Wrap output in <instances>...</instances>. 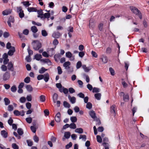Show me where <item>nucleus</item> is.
Instances as JSON below:
<instances>
[{
  "mask_svg": "<svg viewBox=\"0 0 149 149\" xmlns=\"http://www.w3.org/2000/svg\"><path fill=\"white\" fill-rule=\"evenodd\" d=\"M130 9L131 11L136 15H137L140 19L142 18V17L140 11L136 7L133 6H130Z\"/></svg>",
  "mask_w": 149,
  "mask_h": 149,
  "instance_id": "nucleus-1",
  "label": "nucleus"
},
{
  "mask_svg": "<svg viewBox=\"0 0 149 149\" xmlns=\"http://www.w3.org/2000/svg\"><path fill=\"white\" fill-rule=\"evenodd\" d=\"M10 77V74L8 72H6L3 74L2 76L3 79V81H6L8 80Z\"/></svg>",
  "mask_w": 149,
  "mask_h": 149,
  "instance_id": "nucleus-2",
  "label": "nucleus"
},
{
  "mask_svg": "<svg viewBox=\"0 0 149 149\" xmlns=\"http://www.w3.org/2000/svg\"><path fill=\"white\" fill-rule=\"evenodd\" d=\"M31 30L33 33V36L35 38H36L37 36L35 34V33L37 31V29L35 26H32L31 28Z\"/></svg>",
  "mask_w": 149,
  "mask_h": 149,
  "instance_id": "nucleus-3",
  "label": "nucleus"
},
{
  "mask_svg": "<svg viewBox=\"0 0 149 149\" xmlns=\"http://www.w3.org/2000/svg\"><path fill=\"white\" fill-rule=\"evenodd\" d=\"M7 67L9 70L12 72L14 71V68L13 67V65L11 62H10L8 63Z\"/></svg>",
  "mask_w": 149,
  "mask_h": 149,
  "instance_id": "nucleus-4",
  "label": "nucleus"
},
{
  "mask_svg": "<svg viewBox=\"0 0 149 149\" xmlns=\"http://www.w3.org/2000/svg\"><path fill=\"white\" fill-rule=\"evenodd\" d=\"M15 51V47H12L11 49L9 51L8 54L9 56H12L13 55Z\"/></svg>",
  "mask_w": 149,
  "mask_h": 149,
  "instance_id": "nucleus-5",
  "label": "nucleus"
},
{
  "mask_svg": "<svg viewBox=\"0 0 149 149\" xmlns=\"http://www.w3.org/2000/svg\"><path fill=\"white\" fill-rule=\"evenodd\" d=\"M33 49L37 50V40H33L31 43Z\"/></svg>",
  "mask_w": 149,
  "mask_h": 149,
  "instance_id": "nucleus-6",
  "label": "nucleus"
},
{
  "mask_svg": "<svg viewBox=\"0 0 149 149\" xmlns=\"http://www.w3.org/2000/svg\"><path fill=\"white\" fill-rule=\"evenodd\" d=\"M61 35L58 31L54 32L52 35V36L54 38H58Z\"/></svg>",
  "mask_w": 149,
  "mask_h": 149,
  "instance_id": "nucleus-7",
  "label": "nucleus"
},
{
  "mask_svg": "<svg viewBox=\"0 0 149 149\" xmlns=\"http://www.w3.org/2000/svg\"><path fill=\"white\" fill-rule=\"evenodd\" d=\"M100 59L102 60V62L104 63H107L108 61L107 57L104 55L102 56Z\"/></svg>",
  "mask_w": 149,
  "mask_h": 149,
  "instance_id": "nucleus-8",
  "label": "nucleus"
},
{
  "mask_svg": "<svg viewBox=\"0 0 149 149\" xmlns=\"http://www.w3.org/2000/svg\"><path fill=\"white\" fill-rule=\"evenodd\" d=\"M12 12V10L10 9H8L3 11L2 12V14L3 15H7L9 14Z\"/></svg>",
  "mask_w": 149,
  "mask_h": 149,
  "instance_id": "nucleus-9",
  "label": "nucleus"
},
{
  "mask_svg": "<svg viewBox=\"0 0 149 149\" xmlns=\"http://www.w3.org/2000/svg\"><path fill=\"white\" fill-rule=\"evenodd\" d=\"M66 56L67 57L72 58V60H73L74 59V57H72V54L70 52H68L66 53Z\"/></svg>",
  "mask_w": 149,
  "mask_h": 149,
  "instance_id": "nucleus-10",
  "label": "nucleus"
},
{
  "mask_svg": "<svg viewBox=\"0 0 149 149\" xmlns=\"http://www.w3.org/2000/svg\"><path fill=\"white\" fill-rule=\"evenodd\" d=\"M49 79V75L48 73H46L44 74L43 79L45 82H47Z\"/></svg>",
  "mask_w": 149,
  "mask_h": 149,
  "instance_id": "nucleus-11",
  "label": "nucleus"
},
{
  "mask_svg": "<svg viewBox=\"0 0 149 149\" xmlns=\"http://www.w3.org/2000/svg\"><path fill=\"white\" fill-rule=\"evenodd\" d=\"M89 114L91 116L93 119H95L96 118V114L93 110L90 111L89 112Z\"/></svg>",
  "mask_w": 149,
  "mask_h": 149,
  "instance_id": "nucleus-12",
  "label": "nucleus"
},
{
  "mask_svg": "<svg viewBox=\"0 0 149 149\" xmlns=\"http://www.w3.org/2000/svg\"><path fill=\"white\" fill-rule=\"evenodd\" d=\"M43 14V12L42 10L40 9L39 10H38V17L42 18Z\"/></svg>",
  "mask_w": 149,
  "mask_h": 149,
  "instance_id": "nucleus-13",
  "label": "nucleus"
},
{
  "mask_svg": "<svg viewBox=\"0 0 149 149\" xmlns=\"http://www.w3.org/2000/svg\"><path fill=\"white\" fill-rule=\"evenodd\" d=\"M1 134L5 138H6L8 137V133L5 130H2L1 131Z\"/></svg>",
  "mask_w": 149,
  "mask_h": 149,
  "instance_id": "nucleus-14",
  "label": "nucleus"
},
{
  "mask_svg": "<svg viewBox=\"0 0 149 149\" xmlns=\"http://www.w3.org/2000/svg\"><path fill=\"white\" fill-rule=\"evenodd\" d=\"M69 99L72 104H74L76 102V99L74 97H71L70 95L68 96Z\"/></svg>",
  "mask_w": 149,
  "mask_h": 149,
  "instance_id": "nucleus-15",
  "label": "nucleus"
},
{
  "mask_svg": "<svg viewBox=\"0 0 149 149\" xmlns=\"http://www.w3.org/2000/svg\"><path fill=\"white\" fill-rule=\"evenodd\" d=\"M70 65V63L69 61L65 62L63 64V66L65 69L70 68L69 66Z\"/></svg>",
  "mask_w": 149,
  "mask_h": 149,
  "instance_id": "nucleus-16",
  "label": "nucleus"
},
{
  "mask_svg": "<svg viewBox=\"0 0 149 149\" xmlns=\"http://www.w3.org/2000/svg\"><path fill=\"white\" fill-rule=\"evenodd\" d=\"M61 57V55L60 53L55 54L54 56L55 60L57 61L58 59H59Z\"/></svg>",
  "mask_w": 149,
  "mask_h": 149,
  "instance_id": "nucleus-17",
  "label": "nucleus"
},
{
  "mask_svg": "<svg viewBox=\"0 0 149 149\" xmlns=\"http://www.w3.org/2000/svg\"><path fill=\"white\" fill-rule=\"evenodd\" d=\"M58 95L56 93H54L53 96V100L54 103H56L58 99Z\"/></svg>",
  "mask_w": 149,
  "mask_h": 149,
  "instance_id": "nucleus-18",
  "label": "nucleus"
},
{
  "mask_svg": "<svg viewBox=\"0 0 149 149\" xmlns=\"http://www.w3.org/2000/svg\"><path fill=\"white\" fill-rule=\"evenodd\" d=\"M70 136V133L69 132H65L64 133V137L66 139H68Z\"/></svg>",
  "mask_w": 149,
  "mask_h": 149,
  "instance_id": "nucleus-19",
  "label": "nucleus"
},
{
  "mask_svg": "<svg viewBox=\"0 0 149 149\" xmlns=\"http://www.w3.org/2000/svg\"><path fill=\"white\" fill-rule=\"evenodd\" d=\"M75 132L79 134H81L83 132V130L81 128H77L75 130Z\"/></svg>",
  "mask_w": 149,
  "mask_h": 149,
  "instance_id": "nucleus-20",
  "label": "nucleus"
},
{
  "mask_svg": "<svg viewBox=\"0 0 149 149\" xmlns=\"http://www.w3.org/2000/svg\"><path fill=\"white\" fill-rule=\"evenodd\" d=\"M95 98L98 100H100L101 99V95L100 93H97L94 95Z\"/></svg>",
  "mask_w": 149,
  "mask_h": 149,
  "instance_id": "nucleus-21",
  "label": "nucleus"
},
{
  "mask_svg": "<svg viewBox=\"0 0 149 149\" xmlns=\"http://www.w3.org/2000/svg\"><path fill=\"white\" fill-rule=\"evenodd\" d=\"M26 88L27 90V91L31 92L33 91V88L30 85H27L26 86Z\"/></svg>",
  "mask_w": 149,
  "mask_h": 149,
  "instance_id": "nucleus-22",
  "label": "nucleus"
},
{
  "mask_svg": "<svg viewBox=\"0 0 149 149\" xmlns=\"http://www.w3.org/2000/svg\"><path fill=\"white\" fill-rule=\"evenodd\" d=\"M17 132L20 136L24 134V132L22 128H19L17 130Z\"/></svg>",
  "mask_w": 149,
  "mask_h": 149,
  "instance_id": "nucleus-23",
  "label": "nucleus"
},
{
  "mask_svg": "<svg viewBox=\"0 0 149 149\" xmlns=\"http://www.w3.org/2000/svg\"><path fill=\"white\" fill-rule=\"evenodd\" d=\"M5 104L6 105H8L10 103V101L7 98L5 97L4 99Z\"/></svg>",
  "mask_w": 149,
  "mask_h": 149,
  "instance_id": "nucleus-24",
  "label": "nucleus"
},
{
  "mask_svg": "<svg viewBox=\"0 0 149 149\" xmlns=\"http://www.w3.org/2000/svg\"><path fill=\"white\" fill-rule=\"evenodd\" d=\"M50 17V14L49 13H45L43 14V18L48 19Z\"/></svg>",
  "mask_w": 149,
  "mask_h": 149,
  "instance_id": "nucleus-25",
  "label": "nucleus"
},
{
  "mask_svg": "<svg viewBox=\"0 0 149 149\" xmlns=\"http://www.w3.org/2000/svg\"><path fill=\"white\" fill-rule=\"evenodd\" d=\"M27 9L28 11L29 12H36L37 11V10L36 9L33 7L28 8Z\"/></svg>",
  "mask_w": 149,
  "mask_h": 149,
  "instance_id": "nucleus-26",
  "label": "nucleus"
},
{
  "mask_svg": "<svg viewBox=\"0 0 149 149\" xmlns=\"http://www.w3.org/2000/svg\"><path fill=\"white\" fill-rule=\"evenodd\" d=\"M63 106L65 108H69L70 107V104L66 101L63 102Z\"/></svg>",
  "mask_w": 149,
  "mask_h": 149,
  "instance_id": "nucleus-27",
  "label": "nucleus"
},
{
  "mask_svg": "<svg viewBox=\"0 0 149 149\" xmlns=\"http://www.w3.org/2000/svg\"><path fill=\"white\" fill-rule=\"evenodd\" d=\"M21 3H23V5L25 6L26 7H28L31 5V3H29V1H22Z\"/></svg>",
  "mask_w": 149,
  "mask_h": 149,
  "instance_id": "nucleus-28",
  "label": "nucleus"
},
{
  "mask_svg": "<svg viewBox=\"0 0 149 149\" xmlns=\"http://www.w3.org/2000/svg\"><path fill=\"white\" fill-rule=\"evenodd\" d=\"M111 113H113L114 114L116 113V110H115V105H113L111 107Z\"/></svg>",
  "mask_w": 149,
  "mask_h": 149,
  "instance_id": "nucleus-29",
  "label": "nucleus"
},
{
  "mask_svg": "<svg viewBox=\"0 0 149 149\" xmlns=\"http://www.w3.org/2000/svg\"><path fill=\"white\" fill-rule=\"evenodd\" d=\"M82 67L86 72H88L90 70L88 67H86L85 65H83L82 66Z\"/></svg>",
  "mask_w": 149,
  "mask_h": 149,
  "instance_id": "nucleus-30",
  "label": "nucleus"
},
{
  "mask_svg": "<svg viewBox=\"0 0 149 149\" xmlns=\"http://www.w3.org/2000/svg\"><path fill=\"white\" fill-rule=\"evenodd\" d=\"M129 99V95L128 94H125L123 97V100L125 101H126L127 100H128Z\"/></svg>",
  "mask_w": 149,
  "mask_h": 149,
  "instance_id": "nucleus-31",
  "label": "nucleus"
},
{
  "mask_svg": "<svg viewBox=\"0 0 149 149\" xmlns=\"http://www.w3.org/2000/svg\"><path fill=\"white\" fill-rule=\"evenodd\" d=\"M47 70V69L45 68H44L42 67L39 70V72L40 74H43Z\"/></svg>",
  "mask_w": 149,
  "mask_h": 149,
  "instance_id": "nucleus-32",
  "label": "nucleus"
},
{
  "mask_svg": "<svg viewBox=\"0 0 149 149\" xmlns=\"http://www.w3.org/2000/svg\"><path fill=\"white\" fill-rule=\"evenodd\" d=\"M70 119L71 122L73 123L76 122L77 120V118L75 116L71 117Z\"/></svg>",
  "mask_w": 149,
  "mask_h": 149,
  "instance_id": "nucleus-33",
  "label": "nucleus"
},
{
  "mask_svg": "<svg viewBox=\"0 0 149 149\" xmlns=\"http://www.w3.org/2000/svg\"><path fill=\"white\" fill-rule=\"evenodd\" d=\"M92 107V105L91 103L90 102H88L87 103L86 105V108L88 109H91Z\"/></svg>",
  "mask_w": 149,
  "mask_h": 149,
  "instance_id": "nucleus-34",
  "label": "nucleus"
},
{
  "mask_svg": "<svg viewBox=\"0 0 149 149\" xmlns=\"http://www.w3.org/2000/svg\"><path fill=\"white\" fill-rule=\"evenodd\" d=\"M26 142L27 143L28 146H31L33 145V142L30 140H27Z\"/></svg>",
  "mask_w": 149,
  "mask_h": 149,
  "instance_id": "nucleus-35",
  "label": "nucleus"
},
{
  "mask_svg": "<svg viewBox=\"0 0 149 149\" xmlns=\"http://www.w3.org/2000/svg\"><path fill=\"white\" fill-rule=\"evenodd\" d=\"M14 107L12 105H9L8 107V110L9 111H11L13 110Z\"/></svg>",
  "mask_w": 149,
  "mask_h": 149,
  "instance_id": "nucleus-36",
  "label": "nucleus"
},
{
  "mask_svg": "<svg viewBox=\"0 0 149 149\" xmlns=\"http://www.w3.org/2000/svg\"><path fill=\"white\" fill-rule=\"evenodd\" d=\"M40 100L41 102H44L45 100V96L44 95H41L40 97Z\"/></svg>",
  "mask_w": 149,
  "mask_h": 149,
  "instance_id": "nucleus-37",
  "label": "nucleus"
},
{
  "mask_svg": "<svg viewBox=\"0 0 149 149\" xmlns=\"http://www.w3.org/2000/svg\"><path fill=\"white\" fill-rule=\"evenodd\" d=\"M69 127L71 129H75L76 128V126L75 123H72L70 124Z\"/></svg>",
  "mask_w": 149,
  "mask_h": 149,
  "instance_id": "nucleus-38",
  "label": "nucleus"
},
{
  "mask_svg": "<svg viewBox=\"0 0 149 149\" xmlns=\"http://www.w3.org/2000/svg\"><path fill=\"white\" fill-rule=\"evenodd\" d=\"M82 66L81 62L80 61H78L76 65V68L77 69L79 68Z\"/></svg>",
  "mask_w": 149,
  "mask_h": 149,
  "instance_id": "nucleus-39",
  "label": "nucleus"
},
{
  "mask_svg": "<svg viewBox=\"0 0 149 149\" xmlns=\"http://www.w3.org/2000/svg\"><path fill=\"white\" fill-rule=\"evenodd\" d=\"M8 21L13 23H14L15 22L14 17L13 16H10L9 17Z\"/></svg>",
  "mask_w": 149,
  "mask_h": 149,
  "instance_id": "nucleus-40",
  "label": "nucleus"
},
{
  "mask_svg": "<svg viewBox=\"0 0 149 149\" xmlns=\"http://www.w3.org/2000/svg\"><path fill=\"white\" fill-rule=\"evenodd\" d=\"M42 35L43 36L45 37L47 36L48 33L45 30H42L41 31Z\"/></svg>",
  "mask_w": 149,
  "mask_h": 149,
  "instance_id": "nucleus-41",
  "label": "nucleus"
},
{
  "mask_svg": "<svg viewBox=\"0 0 149 149\" xmlns=\"http://www.w3.org/2000/svg\"><path fill=\"white\" fill-rule=\"evenodd\" d=\"M24 81L26 83H29L30 81V78L29 77H26L24 79Z\"/></svg>",
  "mask_w": 149,
  "mask_h": 149,
  "instance_id": "nucleus-42",
  "label": "nucleus"
},
{
  "mask_svg": "<svg viewBox=\"0 0 149 149\" xmlns=\"http://www.w3.org/2000/svg\"><path fill=\"white\" fill-rule=\"evenodd\" d=\"M57 70H58V74H61L63 72V71L62 70L60 66H58V67L57 68Z\"/></svg>",
  "mask_w": 149,
  "mask_h": 149,
  "instance_id": "nucleus-43",
  "label": "nucleus"
},
{
  "mask_svg": "<svg viewBox=\"0 0 149 149\" xmlns=\"http://www.w3.org/2000/svg\"><path fill=\"white\" fill-rule=\"evenodd\" d=\"M93 92L97 93L100 91V89L98 88L94 87L93 89Z\"/></svg>",
  "mask_w": 149,
  "mask_h": 149,
  "instance_id": "nucleus-44",
  "label": "nucleus"
},
{
  "mask_svg": "<svg viewBox=\"0 0 149 149\" xmlns=\"http://www.w3.org/2000/svg\"><path fill=\"white\" fill-rule=\"evenodd\" d=\"M97 141L99 143H101L102 142V139L101 137L99 135L97 136Z\"/></svg>",
  "mask_w": 149,
  "mask_h": 149,
  "instance_id": "nucleus-45",
  "label": "nucleus"
},
{
  "mask_svg": "<svg viewBox=\"0 0 149 149\" xmlns=\"http://www.w3.org/2000/svg\"><path fill=\"white\" fill-rule=\"evenodd\" d=\"M14 114L16 116H19L21 115L20 112L17 110H15L13 112Z\"/></svg>",
  "mask_w": 149,
  "mask_h": 149,
  "instance_id": "nucleus-46",
  "label": "nucleus"
},
{
  "mask_svg": "<svg viewBox=\"0 0 149 149\" xmlns=\"http://www.w3.org/2000/svg\"><path fill=\"white\" fill-rule=\"evenodd\" d=\"M1 68L3 71H5L7 70V68L5 65H2Z\"/></svg>",
  "mask_w": 149,
  "mask_h": 149,
  "instance_id": "nucleus-47",
  "label": "nucleus"
},
{
  "mask_svg": "<svg viewBox=\"0 0 149 149\" xmlns=\"http://www.w3.org/2000/svg\"><path fill=\"white\" fill-rule=\"evenodd\" d=\"M111 52V48L110 47H108L106 50V53L107 54H110Z\"/></svg>",
  "mask_w": 149,
  "mask_h": 149,
  "instance_id": "nucleus-48",
  "label": "nucleus"
},
{
  "mask_svg": "<svg viewBox=\"0 0 149 149\" xmlns=\"http://www.w3.org/2000/svg\"><path fill=\"white\" fill-rule=\"evenodd\" d=\"M26 107L28 109H30L31 107V104L30 102H28L26 104Z\"/></svg>",
  "mask_w": 149,
  "mask_h": 149,
  "instance_id": "nucleus-49",
  "label": "nucleus"
},
{
  "mask_svg": "<svg viewBox=\"0 0 149 149\" xmlns=\"http://www.w3.org/2000/svg\"><path fill=\"white\" fill-rule=\"evenodd\" d=\"M26 120L29 123H30L32 121V118L31 117L27 118L26 119Z\"/></svg>",
  "mask_w": 149,
  "mask_h": 149,
  "instance_id": "nucleus-50",
  "label": "nucleus"
},
{
  "mask_svg": "<svg viewBox=\"0 0 149 149\" xmlns=\"http://www.w3.org/2000/svg\"><path fill=\"white\" fill-rule=\"evenodd\" d=\"M10 36L9 33L8 32H5L3 34V36L5 38H8Z\"/></svg>",
  "mask_w": 149,
  "mask_h": 149,
  "instance_id": "nucleus-51",
  "label": "nucleus"
},
{
  "mask_svg": "<svg viewBox=\"0 0 149 149\" xmlns=\"http://www.w3.org/2000/svg\"><path fill=\"white\" fill-rule=\"evenodd\" d=\"M19 101L23 103L26 101V99L24 97H22L20 98Z\"/></svg>",
  "mask_w": 149,
  "mask_h": 149,
  "instance_id": "nucleus-52",
  "label": "nucleus"
},
{
  "mask_svg": "<svg viewBox=\"0 0 149 149\" xmlns=\"http://www.w3.org/2000/svg\"><path fill=\"white\" fill-rule=\"evenodd\" d=\"M109 70L111 75H114L115 74L114 70L112 68H109Z\"/></svg>",
  "mask_w": 149,
  "mask_h": 149,
  "instance_id": "nucleus-53",
  "label": "nucleus"
},
{
  "mask_svg": "<svg viewBox=\"0 0 149 149\" xmlns=\"http://www.w3.org/2000/svg\"><path fill=\"white\" fill-rule=\"evenodd\" d=\"M33 133H36V129L34 126H31L30 127Z\"/></svg>",
  "mask_w": 149,
  "mask_h": 149,
  "instance_id": "nucleus-54",
  "label": "nucleus"
},
{
  "mask_svg": "<svg viewBox=\"0 0 149 149\" xmlns=\"http://www.w3.org/2000/svg\"><path fill=\"white\" fill-rule=\"evenodd\" d=\"M91 54L93 57L95 58H97V53L95 51H92L91 52Z\"/></svg>",
  "mask_w": 149,
  "mask_h": 149,
  "instance_id": "nucleus-55",
  "label": "nucleus"
},
{
  "mask_svg": "<svg viewBox=\"0 0 149 149\" xmlns=\"http://www.w3.org/2000/svg\"><path fill=\"white\" fill-rule=\"evenodd\" d=\"M26 99L29 102L31 101L32 100V96L31 95H27Z\"/></svg>",
  "mask_w": 149,
  "mask_h": 149,
  "instance_id": "nucleus-56",
  "label": "nucleus"
},
{
  "mask_svg": "<svg viewBox=\"0 0 149 149\" xmlns=\"http://www.w3.org/2000/svg\"><path fill=\"white\" fill-rule=\"evenodd\" d=\"M16 90L17 88L15 85L13 86L11 88V91L13 92H15L16 91Z\"/></svg>",
  "mask_w": 149,
  "mask_h": 149,
  "instance_id": "nucleus-57",
  "label": "nucleus"
},
{
  "mask_svg": "<svg viewBox=\"0 0 149 149\" xmlns=\"http://www.w3.org/2000/svg\"><path fill=\"white\" fill-rule=\"evenodd\" d=\"M84 139V141H86V136L85 135H80L79 137V139Z\"/></svg>",
  "mask_w": 149,
  "mask_h": 149,
  "instance_id": "nucleus-58",
  "label": "nucleus"
},
{
  "mask_svg": "<svg viewBox=\"0 0 149 149\" xmlns=\"http://www.w3.org/2000/svg\"><path fill=\"white\" fill-rule=\"evenodd\" d=\"M12 147L14 149H19L18 146L15 143L12 144Z\"/></svg>",
  "mask_w": 149,
  "mask_h": 149,
  "instance_id": "nucleus-59",
  "label": "nucleus"
},
{
  "mask_svg": "<svg viewBox=\"0 0 149 149\" xmlns=\"http://www.w3.org/2000/svg\"><path fill=\"white\" fill-rule=\"evenodd\" d=\"M13 121V120L12 119L11 117H10V119L8 120V123L10 125H12V123Z\"/></svg>",
  "mask_w": 149,
  "mask_h": 149,
  "instance_id": "nucleus-60",
  "label": "nucleus"
},
{
  "mask_svg": "<svg viewBox=\"0 0 149 149\" xmlns=\"http://www.w3.org/2000/svg\"><path fill=\"white\" fill-rule=\"evenodd\" d=\"M29 49L30 47H29L27 49L29 53V56H31L33 54V51L32 50L30 49Z\"/></svg>",
  "mask_w": 149,
  "mask_h": 149,
  "instance_id": "nucleus-61",
  "label": "nucleus"
},
{
  "mask_svg": "<svg viewBox=\"0 0 149 149\" xmlns=\"http://www.w3.org/2000/svg\"><path fill=\"white\" fill-rule=\"evenodd\" d=\"M19 17L20 18H22L23 17H24V13L23 11H22V12H19Z\"/></svg>",
  "mask_w": 149,
  "mask_h": 149,
  "instance_id": "nucleus-62",
  "label": "nucleus"
},
{
  "mask_svg": "<svg viewBox=\"0 0 149 149\" xmlns=\"http://www.w3.org/2000/svg\"><path fill=\"white\" fill-rule=\"evenodd\" d=\"M22 11H23V10H22V7L21 6L17 7V13H19V12H21Z\"/></svg>",
  "mask_w": 149,
  "mask_h": 149,
  "instance_id": "nucleus-63",
  "label": "nucleus"
},
{
  "mask_svg": "<svg viewBox=\"0 0 149 149\" xmlns=\"http://www.w3.org/2000/svg\"><path fill=\"white\" fill-rule=\"evenodd\" d=\"M72 146V143L71 142H70L69 144H67L65 146L66 149H68L70 148Z\"/></svg>",
  "mask_w": 149,
  "mask_h": 149,
  "instance_id": "nucleus-64",
  "label": "nucleus"
}]
</instances>
